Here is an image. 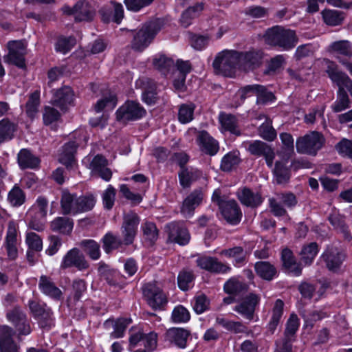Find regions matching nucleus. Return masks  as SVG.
I'll return each mask as SVG.
<instances>
[{
  "mask_svg": "<svg viewBox=\"0 0 352 352\" xmlns=\"http://www.w3.org/2000/svg\"><path fill=\"white\" fill-rule=\"evenodd\" d=\"M236 194L241 203L248 207H258L263 201L259 192H254L245 187L239 189Z\"/></svg>",
  "mask_w": 352,
  "mask_h": 352,
  "instance_id": "bb28decb",
  "label": "nucleus"
},
{
  "mask_svg": "<svg viewBox=\"0 0 352 352\" xmlns=\"http://www.w3.org/2000/svg\"><path fill=\"white\" fill-rule=\"evenodd\" d=\"M153 65L157 69L165 74L174 66V61L164 54H156L153 58Z\"/></svg>",
  "mask_w": 352,
  "mask_h": 352,
  "instance_id": "79ce46f5",
  "label": "nucleus"
},
{
  "mask_svg": "<svg viewBox=\"0 0 352 352\" xmlns=\"http://www.w3.org/2000/svg\"><path fill=\"white\" fill-rule=\"evenodd\" d=\"M324 142L322 135L318 132L313 131L296 140V149L300 153L316 155L321 148Z\"/></svg>",
  "mask_w": 352,
  "mask_h": 352,
  "instance_id": "20e7f679",
  "label": "nucleus"
},
{
  "mask_svg": "<svg viewBox=\"0 0 352 352\" xmlns=\"http://www.w3.org/2000/svg\"><path fill=\"white\" fill-rule=\"evenodd\" d=\"M318 252V246L317 243H311L302 248L300 252L301 259L305 264H311Z\"/></svg>",
  "mask_w": 352,
  "mask_h": 352,
  "instance_id": "864d4df0",
  "label": "nucleus"
},
{
  "mask_svg": "<svg viewBox=\"0 0 352 352\" xmlns=\"http://www.w3.org/2000/svg\"><path fill=\"white\" fill-rule=\"evenodd\" d=\"M255 94L257 96V102L266 103L272 102L275 98L271 91H268L263 86L258 85H248L239 89L237 96L243 100Z\"/></svg>",
  "mask_w": 352,
  "mask_h": 352,
  "instance_id": "9d476101",
  "label": "nucleus"
},
{
  "mask_svg": "<svg viewBox=\"0 0 352 352\" xmlns=\"http://www.w3.org/2000/svg\"><path fill=\"white\" fill-rule=\"evenodd\" d=\"M281 257L283 266L289 272L296 276L301 274V265L294 260L291 250L288 249L283 250Z\"/></svg>",
  "mask_w": 352,
  "mask_h": 352,
  "instance_id": "f704fd0d",
  "label": "nucleus"
},
{
  "mask_svg": "<svg viewBox=\"0 0 352 352\" xmlns=\"http://www.w3.org/2000/svg\"><path fill=\"white\" fill-rule=\"evenodd\" d=\"M248 151L254 155L264 156L268 166L272 167L274 157L272 149L265 143L255 140L248 144Z\"/></svg>",
  "mask_w": 352,
  "mask_h": 352,
  "instance_id": "4be33fe9",
  "label": "nucleus"
},
{
  "mask_svg": "<svg viewBox=\"0 0 352 352\" xmlns=\"http://www.w3.org/2000/svg\"><path fill=\"white\" fill-rule=\"evenodd\" d=\"M17 242V228L16 225L10 222L8 224L6 241L5 248L7 255L10 260H14L18 256V250L16 248Z\"/></svg>",
  "mask_w": 352,
  "mask_h": 352,
  "instance_id": "393cba45",
  "label": "nucleus"
},
{
  "mask_svg": "<svg viewBox=\"0 0 352 352\" xmlns=\"http://www.w3.org/2000/svg\"><path fill=\"white\" fill-rule=\"evenodd\" d=\"M263 52L261 50H251L240 52L241 67L244 69H254L261 63Z\"/></svg>",
  "mask_w": 352,
  "mask_h": 352,
  "instance_id": "c756f323",
  "label": "nucleus"
},
{
  "mask_svg": "<svg viewBox=\"0 0 352 352\" xmlns=\"http://www.w3.org/2000/svg\"><path fill=\"white\" fill-rule=\"evenodd\" d=\"M82 164L91 170V175H97L106 182L110 181L112 172L107 167L108 162L103 156H87L82 160Z\"/></svg>",
  "mask_w": 352,
  "mask_h": 352,
  "instance_id": "39448f33",
  "label": "nucleus"
},
{
  "mask_svg": "<svg viewBox=\"0 0 352 352\" xmlns=\"http://www.w3.org/2000/svg\"><path fill=\"white\" fill-rule=\"evenodd\" d=\"M254 267L256 274L262 278L267 280H272L276 274L275 268L267 262H257Z\"/></svg>",
  "mask_w": 352,
  "mask_h": 352,
  "instance_id": "c03bdc74",
  "label": "nucleus"
},
{
  "mask_svg": "<svg viewBox=\"0 0 352 352\" xmlns=\"http://www.w3.org/2000/svg\"><path fill=\"white\" fill-rule=\"evenodd\" d=\"M260 298L255 294H250L243 298L234 310L244 318L252 320L256 305L259 303Z\"/></svg>",
  "mask_w": 352,
  "mask_h": 352,
  "instance_id": "f8f14e48",
  "label": "nucleus"
},
{
  "mask_svg": "<svg viewBox=\"0 0 352 352\" xmlns=\"http://www.w3.org/2000/svg\"><path fill=\"white\" fill-rule=\"evenodd\" d=\"M103 248L105 252L109 253L113 250L117 249L123 243L118 238L111 233L106 234L103 239Z\"/></svg>",
  "mask_w": 352,
  "mask_h": 352,
  "instance_id": "774afa93",
  "label": "nucleus"
},
{
  "mask_svg": "<svg viewBox=\"0 0 352 352\" xmlns=\"http://www.w3.org/2000/svg\"><path fill=\"white\" fill-rule=\"evenodd\" d=\"M78 197L67 190H63L60 199V207L63 214L75 215L78 214Z\"/></svg>",
  "mask_w": 352,
  "mask_h": 352,
  "instance_id": "cd10ccee",
  "label": "nucleus"
},
{
  "mask_svg": "<svg viewBox=\"0 0 352 352\" xmlns=\"http://www.w3.org/2000/svg\"><path fill=\"white\" fill-rule=\"evenodd\" d=\"M77 144L75 142L66 143L59 151L58 160L67 168H72L76 165L75 153Z\"/></svg>",
  "mask_w": 352,
  "mask_h": 352,
  "instance_id": "a878e982",
  "label": "nucleus"
},
{
  "mask_svg": "<svg viewBox=\"0 0 352 352\" xmlns=\"http://www.w3.org/2000/svg\"><path fill=\"white\" fill-rule=\"evenodd\" d=\"M299 290L303 297L311 298L317 296L316 297V300L319 298L324 292V289L320 284L314 285L307 283H302L299 287Z\"/></svg>",
  "mask_w": 352,
  "mask_h": 352,
  "instance_id": "ea45409f",
  "label": "nucleus"
},
{
  "mask_svg": "<svg viewBox=\"0 0 352 352\" xmlns=\"http://www.w3.org/2000/svg\"><path fill=\"white\" fill-rule=\"evenodd\" d=\"M195 105L193 104H184L179 109L178 119L182 124L191 122L193 119Z\"/></svg>",
  "mask_w": 352,
  "mask_h": 352,
  "instance_id": "bf43d9fd",
  "label": "nucleus"
},
{
  "mask_svg": "<svg viewBox=\"0 0 352 352\" xmlns=\"http://www.w3.org/2000/svg\"><path fill=\"white\" fill-rule=\"evenodd\" d=\"M202 10L203 6L200 3L188 8L182 15L180 19L182 25L185 28L189 26L192 23V19L197 17Z\"/></svg>",
  "mask_w": 352,
  "mask_h": 352,
  "instance_id": "09e8293b",
  "label": "nucleus"
},
{
  "mask_svg": "<svg viewBox=\"0 0 352 352\" xmlns=\"http://www.w3.org/2000/svg\"><path fill=\"white\" fill-rule=\"evenodd\" d=\"M239 152L233 151L223 156L221 162V168L223 171H230L240 162Z\"/></svg>",
  "mask_w": 352,
  "mask_h": 352,
  "instance_id": "37998d69",
  "label": "nucleus"
},
{
  "mask_svg": "<svg viewBox=\"0 0 352 352\" xmlns=\"http://www.w3.org/2000/svg\"><path fill=\"white\" fill-rule=\"evenodd\" d=\"M8 320L12 322L17 331L22 335H28L31 332L29 321L25 314L19 309L14 308L7 314Z\"/></svg>",
  "mask_w": 352,
  "mask_h": 352,
  "instance_id": "2eb2a0df",
  "label": "nucleus"
},
{
  "mask_svg": "<svg viewBox=\"0 0 352 352\" xmlns=\"http://www.w3.org/2000/svg\"><path fill=\"white\" fill-rule=\"evenodd\" d=\"M283 306L284 303L281 300H276L272 310V316L271 320L267 325L268 331L271 333H273L274 332L280 322V318L283 315Z\"/></svg>",
  "mask_w": 352,
  "mask_h": 352,
  "instance_id": "a19ab883",
  "label": "nucleus"
},
{
  "mask_svg": "<svg viewBox=\"0 0 352 352\" xmlns=\"http://www.w3.org/2000/svg\"><path fill=\"white\" fill-rule=\"evenodd\" d=\"M15 131V126L9 120L3 119L0 121V142L10 140Z\"/></svg>",
  "mask_w": 352,
  "mask_h": 352,
  "instance_id": "052dcab7",
  "label": "nucleus"
},
{
  "mask_svg": "<svg viewBox=\"0 0 352 352\" xmlns=\"http://www.w3.org/2000/svg\"><path fill=\"white\" fill-rule=\"evenodd\" d=\"M194 275L192 271L184 270L181 272L177 277V283L179 287L183 290H188L191 287Z\"/></svg>",
  "mask_w": 352,
  "mask_h": 352,
  "instance_id": "0e129e2a",
  "label": "nucleus"
},
{
  "mask_svg": "<svg viewBox=\"0 0 352 352\" xmlns=\"http://www.w3.org/2000/svg\"><path fill=\"white\" fill-rule=\"evenodd\" d=\"M197 143L203 153L211 156L216 155L219 148L218 142L206 131L198 133Z\"/></svg>",
  "mask_w": 352,
  "mask_h": 352,
  "instance_id": "aec40b11",
  "label": "nucleus"
},
{
  "mask_svg": "<svg viewBox=\"0 0 352 352\" xmlns=\"http://www.w3.org/2000/svg\"><path fill=\"white\" fill-rule=\"evenodd\" d=\"M324 22L331 26L340 25L344 19L342 13L337 10L325 9L321 12Z\"/></svg>",
  "mask_w": 352,
  "mask_h": 352,
  "instance_id": "49530a36",
  "label": "nucleus"
},
{
  "mask_svg": "<svg viewBox=\"0 0 352 352\" xmlns=\"http://www.w3.org/2000/svg\"><path fill=\"white\" fill-rule=\"evenodd\" d=\"M220 210L225 219L231 224H237L241 219L242 212L234 200L226 201L220 204Z\"/></svg>",
  "mask_w": 352,
  "mask_h": 352,
  "instance_id": "5701e85b",
  "label": "nucleus"
},
{
  "mask_svg": "<svg viewBox=\"0 0 352 352\" xmlns=\"http://www.w3.org/2000/svg\"><path fill=\"white\" fill-rule=\"evenodd\" d=\"M145 113V109L140 103L133 100H128L116 111V118L118 121L125 123L128 121L139 120Z\"/></svg>",
  "mask_w": 352,
  "mask_h": 352,
  "instance_id": "423d86ee",
  "label": "nucleus"
},
{
  "mask_svg": "<svg viewBox=\"0 0 352 352\" xmlns=\"http://www.w3.org/2000/svg\"><path fill=\"white\" fill-rule=\"evenodd\" d=\"M157 335L153 331L144 333L139 331L129 338V350L136 347H144L147 352H153L157 347Z\"/></svg>",
  "mask_w": 352,
  "mask_h": 352,
  "instance_id": "0eeeda50",
  "label": "nucleus"
},
{
  "mask_svg": "<svg viewBox=\"0 0 352 352\" xmlns=\"http://www.w3.org/2000/svg\"><path fill=\"white\" fill-rule=\"evenodd\" d=\"M38 287L43 294L53 299L59 300L62 296L61 290L46 276L40 277Z\"/></svg>",
  "mask_w": 352,
  "mask_h": 352,
  "instance_id": "473e14b6",
  "label": "nucleus"
},
{
  "mask_svg": "<svg viewBox=\"0 0 352 352\" xmlns=\"http://www.w3.org/2000/svg\"><path fill=\"white\" fill-rule=\"evenodd\" d=\"M80 245L84 251L93 260H97L100 256V250L99 244L94 240H84L81 241Z\"/></svg>",
  "mask_w": 352,
  "mask_h": 352,
  "instance_id": "5fc2aeb1",
  "label": "nucleus"
},
{
  "mask_svg": "<svg viewBox=\"0 0 352 352\" xmlns=\"http://www.w3.org/2000/svg\"><path fill=\"white\" fill-rule=\"evenodd\" d=\"M197 265L201 269L213 273H228L231 268L228 265L220 262L217 258L211 256H203L199 257Z\"/></svg>",
  "mask_w": 352,
  "mask_h": 352,
  "instance_id": "dca6fc26",
  "label": "nucleus"
},
{
  "mask_svg": "<svg viewBox=\"0 0 352 352\" xmlns=\"http://www.w3.org/2000/svg\"><path fill=\"white\" fill-rule=\"evenodd\" d=\"M25 199L23 190L18 186H14L8 193V200L13 206H21Z\"/></svg>",
  "mask_w": 352,
  "mask_h": 352,
  "instance_id": "e2e57ef3",
  "label": "nucleus"
},
{
  "mask_svg": "<svg viewBox=\"0 0 352 352\" xmlns=\"http://www.w3.org/2000/svg\"><path fill=\"white\" fill-rule=\"evenodd\" d=\"M117 104V99L115 95L109 94L99 100L94 106V109L97 113L105 109L107 111L112 110Z\"/></svg>",
  "mask_w": 352,
  "mask_h": 352,
  "instance_id": "6e6d98bb",
  "label": "nucleus"
},
{
  "mask_svg": "<svg viewBox=\"0 0 352 352\" xmlns=\"http://www.w3.org/2000/svg\"><path fill=\"white\" fill-rule=\"evenodd\" d=\"M204 195L200 190H195L189 194L184 200L181 213L184 217L190 218L194 214V211L202 202Z\"/></svg>",
  "mask_w": 352,
  "mask_h": 352,
  "instance_id": "a211bd4d",
  "label": "nucleus"
},
{
  "mask_svg": "<svg viewBox=\"0 0 352 352\" xmlns=\"http://www.w3.org/2000/svg\"><path fill=\"white\" fill-rule=\"evenodd\" d=\"M161 29V21L156 19L144 24L134 35L131 47L135 51L142 52L151 43Z\"/></svg>",
  "mask_w": 352,
  "mask_h": 352,
  "instance_id": "7ed1b4c3",
  "label": "nucleus"
},
{
  "mask_svg": "<svg viewBox=\"0 0 352 352\" xmlns=\"http://www.w3.org/2000/svg\"><path fill=\"white\" fill-rule=\"evenodd\" d=\"M40 103V91H35L29 97L26 104V113L30 118H34L38 111Z\"/></svg>",
  "mask_w": 352,
  "mask_h": 352,
  "instance_id": "13d9d810",
  "label": "nucleus"
},
{
  "mask_svg": "<svg viewBox=\"0 0 352 352\" xmlns=\"http://www.w3.org/2000/svg\"><path fill=\"white\" fill-rule=\"evenodd\" d=\"M350 101L344 87H339L338 98L332 106L335 112H340L349 107Z\"/></svg>",
  "mask_w": 352,
  "mask_h": 352,
  "instance_id": "3c124183",
  "label": "nucleus"
},
{
  "mask_svg": "<svg viewBox=\"0 0 352 352\" xmlns=\"http://www.w3.org/2000/svg\"><path fill=\"white\" fill-rule=\"evenodd\" d=\"M265 41L268 45L278 46L284 50L293 48L297 42L294 31L279 26L268 30L265 34Z\"/></svg>",
  "mask_w": 352,
  "mask_h": 352,
  "instance_id": "f03ea898",
  "label": "nucleus"
},
{
  "mask_svg": "<svg viewBox=\"0 0 352 352\" xmlns=\"http://www.w3.org/2000/svg\"><path fill=\"white\" fill-rule=\"evenodd\" d=\"M9 52L4 57L5 61L12 63L20 68L25 66L24 56L25 54V45L20 41H12L8 43Z\"/></svg>",
  "mask_w": 352,
  "mask_h": 352,
  "instance_id": "1a4fd4ad",
  "label": "nucleus"
},
{
  "mask_svg": "<svg viewBox=\"0 0 352 352\" xmlns=\"http://www.w3.org/2000/svg\"><path fill=\"white\" fill-rule=\"evenodd\" d=\"M189 333L182 328H171L166 334V340L175 344L179 348L184 349L186 346L187 338Z\"/></svg>",
  "mask_w": 352,
  "mask_h": 352,
  "instance_id": "72a5a7b5",
  "label": "nucleus"
},
{
  "mask_svg": "<svg viewBox=\"0 0 352 352\" xmlns=\"http://www.w3.org/2000/svg\"><path fill=\"white\" fill-rule=\"evenodd\" d=\"M224 291L229 294H237L246 289V285L237 278H231L224 285Z\"/></svg>",
  "mask_w": 352,
  "mask_h": 352,
  "instance_id": "4d7b16f0",
  "label": "nucleus"
},
{
  "mask_svg": "<svg viewBox=\"0 0 352 352\" xmlns=\"http://www.w3.org/2000/svg\"><path fill=\"white\" fill-rule=\"evenodd\" d=\"M219 120L221 124L220 130L222 133L229 132L236 135L241 134L238 120L234 116L221 113L219 114Z\"/></svg>",
  "mask_w": 352,
  "mask_h": 352,
  "instance_id": "7c9ffc66",
  "label": "nucleus"
},
{
  "mask_svg": "<svg viewBox=\"0 0 352 352\" xmlns=\"http://www.w3.org/2000/svg\"><path fill=\"white\" fill-rule=\"evenodd\" d=\"M76 44V39L72 36L60 37L55 45L56 50L63 54L69 52Z\"/></svg>",
  "mask_w": 352,
  "mask_h": 352,
  "instance_id": "680f3d73",
  "label": "nucleus"
},
{
  "mask_svg": "<svg viewBox=\"0 0 352 352\" xmlns=\"http://www.w3.org/2000/svg\"><path fill=\"white\" fill-rule=\"evenodd\" d=\"M214 72L218 74L232 77L236 69L241 67L240 52L223 50L218 53L213 62Z\"/></svg>",
  "mask_w": 352,
  "mask_h": 352,
  "instance_id": "f257e3e1",
  "label": "nucleus"
},
{
  "mask_svg": "<svg viewBox=\"0 0 352 352\" xmlns=\"http://www.w3.org/2000/svg\"><path fill=\"white\" fill-rule=\"evenodd\" d=\"M131 322V319L119 318L113 325V331L111 333V337L113 338H120L124 336V332L128 325Z\"/></svg>",
  "mask_w": 352,
  "mask_h": 352,
  "instance_id": "69168bd1",
  "label": "nucleus"
},
{
  "mask_svg": "<svg viewBox=\"0 0 352 352\" xmlns=\"http://www.w3.org/2000/svg\"><path fill=\"white\" fill-rule=\"evenodd\" d=\"M18 163L23 169H33L38 166L40 160L37 157L32 155L30 151L22 149L18 154Z\"/></svg>",
  "mask_w": 352,
  "mask_h": 352,
  "instance_id": "c9c22d12",
  "label": "nucleus"
},
{
  "mask_svg": "<svg viewBox=\"0 0 352 352\" xmlns=\"http://www.w3.org/2000/svg\"><path fill=\"white\" fill-rule=\"evenodd\" d=\"M48 201L44 197L40 196L37 198L35 204L28 212V216L36 214L42 219H45L47 212Z\"/></svg>",
  "mask_w": 352,
  "mask_h": 352,
  "instance_id": "a18cd8bd",
  "label": "nucleus"
},
{
  "mask_svg": "<svg viewBox=\"0 0 352 352\" xmlns=\"http://www.w3.org/2000/svg\"><path fill=\"white\" fill-rule=\"evenodd\" d=\"M74 98L73 90L69 87H64L54 92L52 102L60 109L65 110L74 105Z\"/></svg>",
  "mask_w": 352,
  "mask_h": 352,
  "instance_id": "f3484780",
  "label": "nucleus"
},
{
  "mask_svg": "<svg viewBox=\"0 0 352 352\" xmlns=\"http://www.w3.org/2000/svg\"><path fill=\"white\" fill-rule=\"evenodd\" d=\"M219 254L232 258L234 265L236 266L241 265L244 263L246 256V252L241 247H234L221 250Z\"/></svg>",
  "mask_w": 352,
  "mask_h": 352,
  "instance_id": "58836bf2",
  "label": "nucleus"
},
{
  "mask_svg": "<svg viewBox=\"0 0 352 352\" xmlns=\"http://www.w3.org/2000/svg\"><path fill=\"white\" fill-rule=\"evenodd\" d=\"M177 69L174 73V87L177 90H182L184 87L186 74L190 72L191 66L189 61L177 60Z\"/></svg>",
  "mask_w": 352,
  "mask_h": 352,
  "instance_id": "2f4dec72",
  "label": "nucleus"
},
{
  "mask_svg": "<svg viewBox=\"0 0 352 352\" xmlns=\"http://www.w3.org/2000/svg\"><path fill=\"white\" fill-rule=\"evenodd\" d=\"M12 330L6 325L0 326V350L1 352H19L17 345L13 342Z\"/></svg>",
  "mask_w": 352,
  "mask_h": 352,
  "instance_id": "c85d7f7f",
  "label": "nucleus"
},
{
  "mask_svg": "<svg viewBox=\"0 0 352 352\" xmlns=\"http://www.w3.org/2000/svg\"><path fill=\"white\" fill-rule=\"evenodd\" d=\"M100 14L104 22L113 21L119 24L124 17V8L121 3L111 2L110 6L101 9Z\"/></svg>",
  "mask_w": 352,
  "mask_h": 352,
  "instance_id": "b1692460",
  "label": "nucleus"
},
{
  "mask_svg": "<svg viewBox=\"0 0 352 352\" xmlns=\"http://www.w3.org/2000/svg\"><path fill=\"white\" fill-rule=\"evenodd\" d=\"M263 118L265 120L259 127V135L265 140L272 141L276 137V133L272 126L271 120L266 118L264 115H261L259 119Z\"/></svg>",
  "mask_w": 352,
  "mask_h": 352,
  "instance_id": "de8ad7c7",
  "label": "nucleus"
},
{
  "mask_svg": "<svg viewBox=\"0 0 352 352\" xmlns=\"http://www.w3.org/2000/svg\"><path fill=\"white\" fill-rule=\"evenodd\" d=\"M62 10L64 14L73 15L76 21H87L94 17V12L86 1H78L73 8L65 6Z\"/></svg>",
  "mask_w": 352,
  "mask_h": 352,
  "instance_id": "9b49d317",
  "label": "nucleus"
},
{
  "mask_svg": "<svg viewBox=\"0 0 352 352\" xmlns=\"http://www.w3.org/2000/svg\"><path fill=\"white\" fill-rule=\"evenodd\" d=\"M300 322L298 316L292 314L287 322L285 331V338L287 340H294L295 334L298 329Z\"/></svg>",
  "mask_w": 352,
  "mask_h": 352,
  "instance_id": "8fccbe9b",
  "label": "nucleus"
},
{
  "mask_svg": "<svg viewBox=\"0 0 352 352\" xmlns=\"http://www.w3.org/2000/svg\"><path fill=\"white\" fill-rule=\"evenodd\" d=\"M78 214L92 210L96 204V199L92 195L78 197Z\"/></svg>",
  "mask_w": 352,
  "mask_h": 352,
  "instance_id": "338daca9",
  "label": "nucleus"
},
{
  "mask_svg": "<svg viewBox=\"0 0 352 352\" xmlns=\"http://www.w3.org/2000/svg\"><path fill=\"white\" fill-rule=\"evenodd\" d=\"M50 226L52 230L54 232L67 234L72 232L74 223L73 221L68 217H60L53 220Z\"/></svg>",
  "mask_w": 352,
  "mask_h": 352,
  "instance_id": "4c0bfd02",
  "label": "nucleus"
},
{
  "mask_svg": "<svg viewBox=\"0 0 352 352\" xmlns=\"http://www.w3.org/2000/svg\"><path fill=\"white\" fill-rule=\"evenodd\" d=\"M144 294L148 305L155 309L162 308L167 303V298L163 291L154 285H147Z\"/></svg>",
  "mask_w": 352,
  "mask_h": 352,
  "instance_id": "4468645a",
  "label": "nucleus"
},
{
  "mask_svg": "<svg viewBox=\"0 0 352 352\" xmlns=\"http://www.w3.org/2000/svg\"><path fill=\"white\" fill-rule=\"evenodd\" d=\"M287 163V159H284L283 162H276L274 174L276 177V180L278 184L285 183L289 178V170L286 166Z\"/></svg>",
  "mask_w": 352,
  "mask_h": 352,
  "instance_id": "603ef678",
  "label": "nucleus"
},
{
  "mask_svg": "<svg viewBox=\"0 0 352 352\" xmlns=\"http://www.w3.org/2000/svg\"><path fill=\"white\" fill-rule=\"evenodd\" d=\"M201 175V171L192 167L182 168L179 173V183L184 188L189 187Z\"/></svg>",
  "mask_w": 352,
  "mask_h": 352,
  "instance_id": "e433bc0d",
  "label": "nucleus"
},
{
  "mask_svg": "<svg viewBox=\"0 0 352 352\" xmlns=\"http://www.w3.org/2000/svg\"><path fill=\"white\" fill-rule=\"evenodd\" d=\"M321 258L326 263V265L329 270L336 271L340 268L344 260L345 255L337 248L330 246L322 254Z\"/></svg>",
  "mask_w": 352,
  "mask_h": 352,
  "instance_id": "6ab92c4d",
  "label": "nucleus"
},
{
  "mask_svg": "<svg viewBox=\"0 0 352 352\" xmlns=\"http://www.w3.org/2000/svg\"><path fill=\"white\" fill-rule=\"evenodd\" d=\"M168 240L181 245H186L190 241L187 229L181 223L171 222L166 226Z\"/></svg>",
  "mask_w": 352,
  "mask_h": 352,
  "instance_id": "ddd939ff",
  "label": "nucleus"
},
{
  "mask_svg": "<svg viewBox=\"0 0 352 352\" xmlns=\"http://www.w3.org/2000/svg\"><path fill=\"white\" fill-rule=\"evenodd\" d=\"M72 266H74L80 270L88 267L84 256L77 248L70 250L63 257L60 265V267L63 268H67Z\"/></svg>",
  "mask_w": 352,
  "mask_h": 352,
  "instance_id": "412c9836",
  "label": "nucleus"
},
{
  "mask_svg": "<svg viewBox=\"0 0 352 352\" xmlns=\"http://www.w3.org/2000/svg\"><path fill=\"white\" fill-rule=\"evenodd\" d=\"M140 219L137 214L129 212L123 217V223L121 227L122 243L125 245L133 243L138 232Z\"/></svg>",
  "mask_w": 352,
  "mask_h": 352,
  "instance_id": "6e6552de",
  "label": "nucleus"
}]
</instances>
